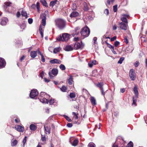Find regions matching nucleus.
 <instances>
[{
	"label": "nucleus",
	"mask_w": 147,
	"mask_h": 147,
	"mask_svg": "<svg viewBox=\"0 0 147 147\" xmlns=\"http://www.w3.org/2000/svg\"><path fill=\"white\" fill-rule=\"evenodd\" d=\"M50 97L49 95L45 92H41L39 97L40 101L44 103H48L47 98Z\"/></svg>",
	"instance_id": "obj_1"
},
{
	"label": "nucleus",
	"mask_w": 147,
	"mask_h": 147,
	"mask_svg": "<svg viewBox=\"0 0 147 147\" xmlns=\"http://www.w3.org/2000/svg\"><path fill=\"white\" fill-rule=\"evenodd\" d=\"M69 38V35L67 33L61 34L57 38V40L58 41H67Z\"/></svg>",
	"instance_id": "obj_2"
},
{
	"label": "nucleus",
	"mask_w": 147,
	"mask_h": 147,
	"mask_svg": "<svg viewBox=\"0 0 147 147\" xmlns=\"http://www.w3.org/2000/svg\"><path fill=\"white\" fill-rule=\"evenodd\" d=\"M56 25L60 29H63L65 25V21L61 19H58L55 20Z\"/></svg>",
	"instance_id": "obj_3"
},
{
	"label": "nucleus",
	"mask_w": 147,
	"mask_h": 147,
	"mask_svg": "<svg viewBox=\"0 0 147 147\" xmlns=\"http://www.w3.org/2000/svg\"><path fill=\"white\" fill-rule=\"evenodd\" d=\"M81 33L82 36L86 37H87L90 33V29L87 27H85L82 29Z\"/></svg>",
	"instance_id": "obj_4"
},
{
	"label": "nucleus",
	"mask_w": 147,
	"mask_h": 147,
	"mask_svg": "<svg viewBox=\"0 0 147 147\" xmlns=\"http://www.w3.org/2000/svg\"><path fill=\"white\" fill-rule=\"evenodd\" d=\"M74 46L76 49H82L84 47V45L82 43L81 41H80V42H76Z\"/></svg>",
	"instance_id": "obj_5"
},
{
	"label": "nucleus",
	"mask_w": 147,
	"mask_h": 147,
	"mask_svg": "<svg viewBox=\"0 0 147 147\" xmlns=\"http://www.w3.org/2000/svg\"><path fill=\"white\" fill-rule=\"evenodd\" d=\"M129 76L132 80H134L136 78V73L133 69L130 70L129 72Z\"/></svg>",
	"instance_id": "obj_6"
},
{
	"label": "nucleus",
	"mask_w": 147,
	"mask_h": 147,
	"mask_svg": "<svg viewBox=\"0 0 147 147\" xmlns=\"http://www.w3.org/2000/svg\"><path fill=\"white\" fill-rule=\"evenodd\" d=\"M58 70L56 69H53L51 71V72L49 73V76L51 78H52L53 76H55L57 75L58 74Z\"/></svg>",
	"instance_id": "obj_7"
},
{
	"label": "nucleus",
	"mask_w": 147,
	"mask_h": 147,
	"mask_svg": "<svg viewBox=\"0 0 147 147\" xmlns=\"http://www.w3.org/2000/svg\"><path fill=\"white\" fill-rule=\"evenodd\" d=\"M38 92L36 89L32 90L30 94V96L31 98H33L38 95Z\"/></svg>",
	"instance_id": "obj_8"
},
{
	"label": "nucleus",
	"mask_w": 147,
	"mask_h": 147,
	"mask_svg": "<svg viewBox=\"0 0 147 147\" xmlns=\"http://www.w3.org/2000/svg\"><path fill=\"white\" fill-rule=\"evenodd\" d=\"M40 18L42 19V23L43 26L46 25V15L45 13H42L41 14Z\"/></svg>",
	"instance_id": "obj_9"
},
{
	"label": "nucleus",
	"mask_w": 147,
	"mask_h": 147,
	"mask_svg": "<svg viewBox=\"0 0 147 147\" xmlns=\"http://www.w3.org/2000/svg\"><path fill=\"white\" fill-rule=\"evenodd\" d=\"M119 25L121 29L125 30L127 29V23L121 22L119 23Z\"/></svg>",
	"instance_id": "obj_10"
},
{
	"label": "nucleus",
	"mask_w": 147,
	"mask_h": 147,
	"mask_svg": "<svg viewBox=\"0 0 147 147\" xmlns=\"http://www.w3.org/2000/svg\"><path fill=\"white\" fill-rule=\"evenodd\" d=\"M10 4L11 3L9 2H5V3L3 9L6 11L10 12V11L9 10V8H11V7L10 6Z\"/></svg>",
	"instance_id": "obj_11"
},
{
	"label": "nucleus",
	"mask_w": 147,
	"mask_h": 147,
	"mask_svg": "<svg viewBox=\"0 0 147 147\" xmlns=\"http://www.w3.org/2000/svg\"><path fill=\"white\" fill-rule=\"evenodd\" d=\"M44 128L45 133L47 134H49L50 133L51 128L49 125L47 124H45L44 125Z\"/></svg>",
	"instance_id": "obj_12"
},
{
	"label": "nucleus",
	"mask_w": 147,
	"mask_h": 147,
	"mask_svg": "<svg viewBox=\"0 0 147 147\" xmlns=\"http://www.w3.org/2000/svg\"><path fill=\"white\" fill-rule=\"evenodd\" d=\"M15 128L16 130L20 132H23L24 130V127L19 125H16Z\"/></svg>",
	"instance_id": "obj_13"
},
{
	"label": "nucleus",
	"mask_w": 147,
	"mask_h": 147,
	"mask_svg": "<svg viewBox=\"0 0 147 147\" xmlns=\"http://www.w3.org/2000/svg\"><path fill=\"white\" fill-rule=\"evenodd\" d=\"M64 49L65 51H72L74 48L72 46L70 45H67L64 47Z\"/></svg>",
	"instance_id": "obj_14"
},
{
	"label": "nucleus",
	"mask_w": 147,
	"mask_h": 147,
	"mask_svg": "<svg viewBox=\"0 0 147 147\" xmlns=\"http://www.w3.org/2000/svg\"><path fill=\"white\" fill-rule=\"evenodd\" d=\"M8 22V20L7 18L3 17L2 18L0 23L1 25L4 26Z\"/></svg>",
	"instance_id": "obj_15"
},
{
	"label": "nucleus",
	"mask_w": 147,
	"mask_h": 147,
	"mask_svg": "<svg viewBox=\"0 0 147 147\" xmlns=\"http://www.w3.org/2000/svg\"><path fill=\"white\" fill-rule=\"evenodd\" d=\"M122 17L121 18V20L124 23H127V18H128L129 16L128 15L124 14L122 16Z\"/></svg>",
	"instance_id": "obj_16"
},
{
	"label": "nucleus",
	"mask_w": 147,
	"mask_h": 147,
	"mask_svg": "<svg viewBox=\"0 0 147 147\" xmlns=\"http://www.w3.org/2000/svg\"><path fill=\"white\" fill-rule=\"evenodd\" d=\"M6 62L4 59L1 58H0V68H3L5 65Z\"/></svg>",
	"instance_id": "obj_17"
},
{
	"label": "nucleus",
	"mask_w": 147,
	"mask_h": 147,
	"mask_svg": "<svg viewBox=\"0 0 147 147\" xmlns=\"http://www.w3.org/2000/svg\"><path fill=\"white\" fill-rule=\"evenodd\" d=\"M50 62L51 64L58 63L60 64L61 63V61L58 59H55L50 61Z\"/></svg>",
	"instance_id": "obj_18"
},
{
	"label": "nucleus",
	"mask_w": 147,
	"mask_h": 147,
	"mask_svg": "<svg viewBox=\"0 0 147 147\" xmlns=\"http://www.w3.org/2000/svg\"><path fill=\"white\" fill-rule=\"evenodd\" d=\"M79 15L78 13L76 11L72 12L70 15V16L71 18L76 17Z\"/></svg>",
	"instance_id": "obj_19"
},
{
	"label": "nucleus",
	"mask_w": 147,
	"mask_h": 147,
	"mask_svg": "<svg viewBox=\"0 0 147 147\" xmlns=\"http://www.w3.org/2000/svg\"><path fill=\"white\" fill-rule=\"evenodd\" d=\"M138 97L137 96H134L133 97V103L132 105L133 106H136V102L137 101V99L138 98Z\"/></svg>",
	"instance_id": "obj_20"
},
{
	"label": "nucleus",
	"mask_w": 147,
	"mask_h": 147,
	"mask_svg": "<svg viewBox=\"0 0 147 147\" xmlns=\"http://www.w3.org/2000/svg\"><path fill=\"white\" fill-rule=\"evenodd\" d=\"M30 56L33 58H35L37 55V51H31L30 52Z\"/></svg>",
	"instance_id": "obj_21"
},
{
	"label": "nucleus",
	"mask_w": 147,
	"mask_h": 147,
	"mask_svg": "<svg viewBox=\"0 0 147 147\" xmlns=\"http://www.w3.org/2000/svg\"><path fill=\"white\" fill-rule=\"evenodd\" d=\"M30 128L31 130L35 131L37 127L34 124H31L30 126Z\"/></svg>",
	"instance_id": "obj_22"
},
{
	"label": "nucleus",
	"mask_w": 147,
	"mask_h": 147,
	"mask_svg": "<svg viewBox=\"0 0 147 147\" xmlns=\"http://www.w3.org/2000/svg\"><path fill=\"white\" fill-rule=\"evenodd\" d=\"M90 101L92 105H94L96 104V100L93 97H91Z\"/></svg>",
	"instance_id": "obj_23"
},
{
	"label": "nucleus",
	"mask_w": 147,
	"mask_h": 147,
	"mask_svg": "<svg viewBox=\"0 0 147 147\" xmlns=\"http://www.w3.org/2000/svg\"><path fill=\"white\" fill-rule=\"evenodd\" d=\"M134 91L135 94V96H137L138 97V90L137 87L136 86H135L134 88Z\"/></svg>",
	"instance_id": "obj_24"
},
{
	"label": "nucleus",
	"mask_w": 147,
	"mask_h": 147,
	"mask_svg": "<svg viewBox=\"0 0 147 147\" xmlns=\"http://www.w3.org/2000/svg\"><path fill=\"white\" fill-rule=\"evenodd\" d=\"M61 49V48L60 47L56 48L53 50V53L55 54H56L59 52Z\"/></svg>",
	"instance_id": "obj_25"
},
{
	"label": "nucleus",
	"mask_w": 147,
	"mask_h": 147,
	"mask_svg": "<svg viewBox=\"0 0 147 147\" xmlns=\"http://www.w3.org/2000/svg\"><path fill=\"white\" fill-rule=\"evenodd\" d=\"M21 15L25 17L26 18L28 17L27 14L25 11L23 10L22 12Z\"/></svg>",
	"instance_id": "obj_26"
},
{
	"label": "nucleus",
	"mask_w": 147,
	"mask_h": 147,
	"mask_svg": "<svg viewBox=\"0 0 147 147\" xmlns=\"http://www.w3.org/2000/svg\"><path fill=\"white\" fill-rule=\"evenodd\" d=\"M40 2L43 6L47 7V4L45 0H40Z\"/></svg>",
	"instance_id": "obj_27"
},
{
	"label": "nucleus",
	"mask_w": 147,
	"mask_h": 147,
	"mask_svg": "<svg viewBox=\"0 0 147 147\" xmlns=\"http://www.w3.org/2000/svg\"><path fill=\"white\" fill-rule=\"evenodd\" d=\"M11 145L12 146H16L18 143V141L16 140H14L13 141H11Z\"/></svg>",
	"instance_id": "obj_28"
},
{
	"label": "nucleus",
	"mask_w": 147,
	"mask_h": 147,
	"mask_svg": "<svg viewBox=\"0 0 147 147\" xmlns=\"http://www.w3.org/2000/svg\"><path fill=\"white\" fill-rule=\"evenodd\" d=\"M73 79L71 76H70L68 80V83L70 85H71L73 82Z\"/></svg>",
	"instance_id": "obj_29"
},
{
	"label": "nucleus",
	"mask_w": 147,
	"mask_h": 147,
	"mask_svg": "<svg viewBox=\"0 0 147 147\" xmlns=\"http://www.w3.org/2000/svg\"><path fill=\"white\" fill-rule=\"evenodd\" d=\"M57 2V0H54V1H51L50 3V6L53 7L56 3Z\"/></svg>",
	"instance_id": "obj_30"
},
{
	"label": "nucleus",
	"mask_w": 147,
	"mask_h": 147,
	"mask_svg": "<svg viewBox=\"0 0 147 147\" xmlns=\"http://www.w3.org/2000/svg\"><path fill=\"white\" fill-rule=\"evenodd\" d=\"M84 6V9L85 11L88 10V6L86 2H84L83 3Z\"/></svg>",
	"instance_id": "obj_31"
},
{
	"label": "nucleus",
	"mask_w": 147,
	"mask_h": 147,
	"mask_svg": "<svg viewBox=\"0 0 147 147\" xmlns=\"http://www.w3.org/2000/svg\"><path fill=\"white\" fill-rule=\"evenodd\" d=\"M80 29V28L78 27H77L75 29V33H73V34H74V35H78L79 32V30Z\"/></svg>",
	"instance_id": "obj_32"
},
{
	"label": "nucleus",
	"mask_w": 147,
	"mask_h": 147,
	"mask_svg": "<svg viewBox=\"0 0 147 147\" xmlns=\"http://www.w3.org/2000/svg\"><path fill=\"white\" fill-rule=\"evenodd\" d=\"M103 84L102 83H99L96 85V86L99 88L100 89L103 88Z\"/></svg>",
	"instance_id": "obj_33"
},
{
	"label": "nucleus",
	"mask_w": 147,
	"mask_h": 147,
	"mask_svg": "<svg viewBox=\"0 0 147 147\" xmlns=\"http://www.w3.org/2000/svg\"><path fill=\"white\" fill-rule=\"evenodd\" d=\"M78 141L77 140H75L73 142L72 144V145L74 146H76L78 143Z\"/></svg>",
	"instance_id": "obj_34"
},
{
	"label": "nucleus",
	"mask_w": 147,
	"mask_h": 147,
	"mask_svg": "<svg viewBox=\"0 0 147 147\" xmlns=\"http://www.w3.org/2000/svg\"><path fill=\"white\" fill-rule=\"evenodd\" d=\"M124 58L123 57L120 58L119 61H118L117 63L119 64L122 63L123 61L124 60Z\"/></svg>",
	"instance_id": "obj_35"
},
{
	"label": "nucleus",
	"mask_w": 147,
	"mask_h": 147,
	"mask_svg": "<svg viewBox=\"0 0 147 147\" xmlns=\"http://www.w3.org/2000/svg\"><path fill=\"white\" fill-rule=\"evenodd\" d=\"M59 67L62 70H64L65 69V65L63 64H61L59 66Z\"/></svg>",
	"instance_id": "obj_36"
},
{
	"label": "nucleus",
	"mask_w": 147,
	"mask_h": 147,
	"mask_svg": "<svg viewBox=\"0 0 147 147\" xmlns=\"http://www.w3.org/2000/svg\"><path fill=\"white\" fill-rule=\"evenodd\" d=\"M61 90L63 92H65L67 90V88L65 86H63L61 88Z\"/></svg>",
	"instance_id": "obj_37"
},
{
	"label": "nucleus",
	"mask_w": 147,
	"mask_h": 147,
	"mask_svg": "<svg viewBox=\"0 0 147 147\" xmlns=\"http://www.w3.org/2000/svg\"><path fill=\"white\" fill-rule=\"evenodd\" d=\"M95 144L93 143H90L89 144L88 146V147H95Z\"/></svg>",
	"instance_id": "obj_38"
},
{
	"label": "nucleus",
	"mask_w": 147,
	"mask_h": 147,
	"mask_svg": "<svg viewBox=\"0 0 147 147\" xmlns=\"http://www.w3.org/2000/svg\"><path fill=\"white\" fill-rule=\"evenodd\" d=\"M126 147H133V143L131 142H130L127 145Z\"/></svg>",
	"instance_id": "obj_39"
},
{
	"label": "nucleus",
	"mask_w": 147,
	"mask_h": 147,
	"mask_svg": "<svg viewBox=\"0 0 147 147\" xmlns=\"http://www.w3.org/2000/svg\"><path fill=\"white\" fill-rule=\"evenodd\" d=\"M70 97L71 98H74L76 96L75 94L74 93H71L70 94Z\"/></svg>",
	"instance_id": "obj_40"
},
{
	"label": "nucleus",
	"mask_w": 147,
	"mask_h": 147,
	"mask_svg": "<svg viewBox=\"0 0 147 147\" xmlns=\"http://www.w3.org/2000/svg\"><path fill=\"white\" fill-rule=\"evenodd\" d=\"M97 40V38L96 37H94L93 39V42L94 45L97 44V42L96 40Z\"/></svg>",
	"instance_id": "obj_41"
},
{
	"label": "nucleus",
	"mask_w": 147,
	"mask_h": 147,
	"mask_svg": "<svg viewBox=\"0 0 147 147\" xmlns=\"http://www.w3.org/2000/svg\"><path fill=\"white\" fill-rule=\"evenodd\" d=\"M80 38L78 37H74V41L76 42H78L80 41Z\"/></svg>",
	"instance_id": "obj_42"
},
{
	"label": "nucleus",
	"mask_w": 147,
	"mask_h": 147,
	"mask_svg": "<svg viewBox=\"0 0 147 147\" xmlns=\"http://www.w3.org/2000/svg\"><path fill=\"white\" fill-rule=\"evenodd\" d=\"M27 137L26 136L23 139L22 142L23 143V146L24 147V146L25 144V143L26 142V139H27Z\"/></svg>",
	"instance_id": "obj_43"
},
{
	"label": "nucleus",
	"mask_w": 147,
	"mask_h": 147,
	"mask_svg": "<svg viewBox=\"0 0 147 147\" xmlns=\"http://www.w3.org/2000/svg\"><path fill=\"white\" fill-rule=\"evenodd\" d=\"M117 5H115L113 6V11L114 12H116L117 11Z\"/></svg>",
	"instance_id": "obj_44"
},
{
	"label": "nucleus",
	"mask_w": 147,
	"mask_h": 147,
	"mask_svg": "<svg viewBox=\"0 0 147 147\" xmlns=\"http://www.w3.org/2000/svg\"><path fill=\"white\" fill-rule=\"evenodd\" d=\"M64 116L68 121L69 122L71 121V119H70L68 117L65 115H64Z\"/></svg>",
	"instance_id": "obj_45"
},
{
	"label": "nucleus",
	"mask_w": 147,
	"mask_h": 147,
	"mask_svg": "<svg viewBox=\"0 0 147 147\" xmlns=\"http://www.w3.org/2000/svg\"><path fill=\"white\" fill-rule=\"evenodd\" d=\"M42 138H41V140H42L44 142H45L46 141V138L45 137V136H43V135H41Z\"/></svg>",
	"instance_id": "obj_46"
},
{
	"label": "nucleus",
	"mask_w": 147,
	"mask_h": 147,
	"mask_svg": "<svg viewBox=\"0 0 147 147\" xmlns=\"http://www.w3.org/2000/svg\"><path fill=\"white\" fill-rule=\"evenodd\" d=\"M55 102V100L54 99H51L49 101V102L50 103V104L51 105H52Z\"/></svg>",
	"instance_id": "obj_47"
},
{
	"label": "nucleus",
	"mask_w": 147,
	"mask_h": 147,
	"mask_svg": "<svg viewBox=\"0 0 147 147\" xmlns=\"http://www.w3.org/2000/svg\"><path fill=\"white\" fill-rule=\"evenodd\" d=\"M119 44V42L117 41L115 42L114 43L115 46L117 47Z\"/></svg>",
	"instance_id": "obj_48"
},
{
	"label": "nucleus",
	"mask_w": 147,
	"mask_h": 147,
	"mask_svg": "<svg viewBox=\"0 0 147 147\" xmlns=\"http://www.w3.org/2000/svg\"><path fill=\"white\" fill-rule=\"evenodd\" d=\"M100 89V90H101L102 95H103L104 96H105V92H104V90H103V88H102Z\"/></svg>",
	"instance_id": "obj_49"
},
{
	"label": "nucleus",
	"mask_w": 147,
	"mask_h": 147,
	"mask_svg": "<svg viewBox=\"0 0 147 147\" xmlns=\"http://www.w3.org/2000/svg\"><path fill=\"white\" fill-rule=\"evenodd\" d=\"M28 22L29 24H31L33 22V20L32 18H29L28 19Z\"/></svg>",
	"instance_id": "obj_50"
},
{
	"label": "nucleus",
	"mask_w": 147,
	"mask_h": 147,
	"mask_svg": "<svg viewBox=\"0 0 147 147\" xmlns=\"http://www.w3.org/2000/svg\"><path fill=\"white\" fill-rule=\"evenodd\" d=\"M104 13L107 15H108L109 14V11L107 9H106L104 10Z\"/></svg>",
	"instance_id": "obj_51"
},
{
	"label": "nucleus",
	"mask_w": 147,
	"mask_h": 147,
	"mask_svg": "<svg viewBox=\"0 0 147 147\" xmlns=\"http://www.w3.org/2000/svg\"><path fill=\"white\" fill-rule=\"evenodd\" d=\"M26 27V26L25 24H23L20 26L21 28L22 29V30H23V29H24Z\"/></svg>",
	"instance_id": "obj_52"
},
{
	"label": "nucleus",
	"mask_w": 147,
	"mask_h": 147,
	"mask_svg": "<svg viewBox=\"0 0 147 147\" xmlns=\"http://www.w3.org/2000/svg\"><path fill=\"white\" fill-rule=\"evenodd\" d=\"M139 64V62L138 61H136L135 62V67H137Z\"/></svg>",
	"instance_id": "obj_53"
},
{
	"label": "nucleus",
	"mask_w": 147,
	"mask_h": 147,
	"mask_svg": "<svg viewBox=\"0 0 147 147\" xmlns=\"http://www.w3.org/2000/svg\"><path fill=\"white\" fill-rule=\"evenodd\" d=\"M97 71L96 70H94L93 71L92 73V75L93 76H95V74L94 73H97Z\"/></svg>",
	"instance_id": "obj_54"
},
{
	"label": "nucleus",
	"mask_w": 147,
	"mask_h": 147,
	"mask_svg": "<svg viewBox=\"0 0 147 147\" xmlns=\"http://www.w3.org/2000/svg\"><path fill=\"white\" fill-rule=\"evenodd\" d=\"M124 42L127 44L128 42V40L127 37H125L124 39Z\"/></svg>",
	"instance_id": "obj_55"
},
{
	"label": "nucleus",
	"mask_w": 147,
	"mask_h": 147,
	"mask_svg": "<svg viewBox=\"0 0 147 147\" xmlns=\"http://www.w3.org/2000/svg\"><path fill=\"white\" fill-rule=\"evenodd\" d=\"M88 65L90 67H92L93 64L91 62H89L88 63Z\"/></svg>",
	"instance_id": "obj_56"
},
{
	"label": "nucleus",
	"mask_w": 147,
	"mask_h": 147,
	"mask_svg": "<svg viewBox=\"0 0 147 147\" xmlns=\"http://www.w3.org/2000/svg\"><path fill=\"white\" fill-rule=\"evenodd\" d=\"M67 126L68 127H71L73 125L71 123H68L67 125Z\"/></svg>",
	"instance_id": "obj_57"
},
{
	"label": "nucleus",
	"mask_w": 147,
	"mask_h": 147,
	"mask_svg": "<svg viewBox=\"0 0 147 147\" xmlns=\"http://www.w3.org/2000/svg\"><path fill=\"white\" fill-rule=\"evenodd\" d=\"M44 72L43 71H42V72L40 74V76L42 78L44 76Z\"/></svg>",
	"instance_id": "obj_58"
},
{
	"label": "nucleus",
	"mask_w": 147,
	"mask_h": 147,
	"mask_svg": "<svg viewBox=\"0 0 147 147\" xmlns=\"http://www.w3.org/2000/svg\"><path fill=\"white\" fill-rule=\"evenodd\" d=\"M41 56V61L42 62H44L45 61V58L44 57L43 55Z\"/></svg>",
	"instance_id": "obj_59"
},
{
	"label": "nucleus",
	"mask_w": 147,
	"mask_h": 147,
	"mask_svg": "<svg viewBox=\"0 0 147 147\" xmlns=\"http://www.w3.org/2000/svg\"><path fill=\"white\" fill-rule=\"evenodd\" d=\"M116 39V36H114L111 39V41H113L115 40Z\"/></svg>",
	"instance_id": "obj_60"
},
{
	"label": "nucleus",
	"mask_w": 147,
	"mask_h": 147,
	"mask_svg": "<svg viewBox=\"0 0 147 147\" xmlns=\"http://www.w3.org/2000/svg\"><path fill=\"white\" fill-rule=\"evenodd\" d=\"M16 16L18 18L19 17H20V12L19 11H18V12H17V13H16Z\"/></svg>",
	"instance_id": "obj_61"
},
{
	"label": "nucleus",
	"mask_w": 147,
	"mask_h": 147,
	"mask_svg": "<svg viewBox=\"0 0 147 147\" xmlns=\"http://www.w3.org/2000/svg\"><path fill=\"white\" fill-rule=\"evenodd\" d=\"M107 44L108 47H109L110 48L112 49V48H113L114 47L113 46L111 45L110 44H108L107 43Z\"/></svg>",
	"instance_id": "obj_62"
},
{
	"label": "nucleus",
	"mask_w": 147,
	"mask_h": 147,
	"mask_svg": "<svg viewBox=\"0 0 147 147\" xmlns=\"http://www.w3.org/2000/svg\"><path fill=\"white\" fill-rule=\"evenodd\" d=\"M39 31L40 32H43L42 28L41 25L40 26Z\"/></svg>",
	"instance_id": "obj_63"
},
{
	"label": "nucleus",
	"mask_w": 147,
	"mask_h": 147,
	"mask_svg": "<svg viewBox=\"0 0 147 147\" xmlns=\"http://www.w3.org/2000/svg\"><path fill=\"white\" fill-rule=\"evenodd\" d=\"M125 89L124 88H121L120 89V92L122 93H124L125 91Z\"/></svg>",
	"instance_id": "obj_64"
}]
</instances>
